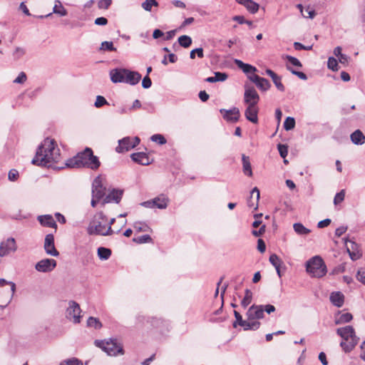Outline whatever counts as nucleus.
I'll return each instance as SVG.
<instances>
[{
  "label": "nucleus",
  "mask_w": 365,
  "mask_h": 365,
  "mask_svg": "<svg viewBox=\"0 0 365 365\" xmlns=\"http://www.w3.org/2000/svg\"><path fill=\"white\" fill-rule=\"evenodd\" d=\"M158 2L156 0H146L142 4V7L145 10L150 11L152 9V6H157Z\"/></svg>",
  "instance_id": "49"
},
{
  "label": "nucleus",
  "mask_w": 365,
  "mask_h": 365,
  "mask_svg": "<svg viewBox=\"0 0 365 365\" xmlns=\"http://www.w3.org/2000/svg\"><path fill=\"white\" fill-rule=\"evenodd\" d=\"M130 158L135 163L142 165H148L150 163L148 155L143 152L133 153Z\"/></svg>",
  "instance_id": "20"
},
{
  "label": "nucleus",
  "mask_w": 365,
  "mask_h": 365,
  "mask_svg": "<svg viewBox=\"0 0 365 365\" xmlns=\"http://www.w3.org/2000/svg\"><path fill=\"white\" fill-rule=\"evenodd\" d=\"M108 103L106 99L102 96H97L94 106L96 108H101L104 105H108Z\"/></svg>",
  "instance_id": "51"
},
{
  "label": "nucleus",
  "mask_w": 365,
  "mask_h": 365,
  "mask_svg": "<svg viewBox=\"0 0 365 365\" xmlns=\"http://www.w3.org/2000/svg\"><path fill=\"white\" fill-rule=\"evenodd\" d=\"M18 177H19V172L16 170L11 169L9 172L8 178H9V180L15 181L17 180Z\"/></svg>",
  "instance_id": "62"
},
{
  "label": "nucleus",
  "mask_w": 365,
  "mask_h": 365,
  "mask_svg": "<svg viewBox=\"0 0 365 365\" xmlns=\"http://www.w3.org/2000/svg\"><path fill=\"white\" fill-rule=\"evenodd\" d=\"M242 161L244 174L250 177L252 176V170L250 158L243 154L242 156Z\"/></svg>",
  "instance_id": "26"
},
{
  "label": "nucleus",
  "mask_w": 365,
  "mask_h": 365,
  "mask_svg": "<svg viewBox=\"0 0 365 365\" xmlns=\"http://www.w3.org/2000/svg\"><path fill=\"white\" fill-rule=\"evenodd\" d=\"M178 41L179 44L183 48H188L192 44V38L187 35L180 36Z\"/></svg>",
  "instance_id": "37"
},
{
  "label": "nucleus",
  "mask_w": 365,
  "mask_h": 365,
  "mask_svg": "<svg viewBox=\"0 0 365 365\" xmlns=\"http://www.w3.org/2000/svg\"><path fill=\"white\" fill-rule=\"evenodd\" d=\"M80 157L77 155L66 160L65 165L67 168H82V162L79 160Z\"/></svg>",
  "instance_id": "29"
},
{
  "label": "nucleus",
  "mask_w": 365,
  "mask_h": 365,
  "mask_svg": "<svg viewBox=\"0 0 365 365\" xmlns=\"http://www.w3.org/2000/svg\"><path fill=\"white\" fill-rule=\"evenodd\" d=\"M252 300V292L249 289H246L245 291V297L241 301V305L246 308Z\"/></svg>",
  "instance_id": "36"
},
{
  "label": "nucleus",
  "mask_w": 365,
  "mask_h": 365,
  "mask_svg": "<svg viewBox=\"0 0 365 365\" xmlns=\"http://www.w3.org/2000/svg\"><path fill=\"white\" fill-rule=\"evenodd\" d=\"M87 325L90 327H93L96 329H100L102 327L101 322L95 317H90L87 320Z\"/></svg>",
  "instance_id": "38"
},
{
  "label": "nucleus",
  "mask_w": 365,
  "mask_h": 365,
  "mask_svg": "<svg viewBox=\"0 0 365 365\" xmlns=\"http://www.w3.org/2000/svg\"><path fill=\"white\" fill-rule=\"evenodd\" d=\"M111 4V0H101L98 2V7L101 9H108Z\"/></svg>",
  "instance_id": "64"
},
{
  "label": "nucleus",
  "mask_w": 365,
  "mask_h": 365,
  "mask_svg": "<svg viewBox=\"0 0 365 365\" xmlns=\"http://www.w3.org/2000/svg\"><path fill=\"white\" fill-rule=\"evenodd\" d=\"M141 79V75L136 71H130L127 69L125 83L130 85H136Z\"/></svg>",
  "instance_id": "21"
},
{
  "label": "nucleus",
  "mask_w": 365,
  "mask_h": 365,
  "mask_svg": "<svg viewBox=\"0 0 365 365\" xmlns=\"http://www.w3.org/2000/svg\"><path fill=\"white\" fill-rule=\"evenodd\" d=\"M247 317L250 321L263 319L264 314L262 310V305H252L247 312Z\"/></svg>",
  "instance_id": "11"
},
{
  "label": "nucleus",
  "mask_w": 365,
  "mask_h": 365,
  "mask_svg": "<svg viewBox=\"0 0 365 365\" xmlns=\"http://www.w3.org/2000/svg\"><path fill=\"white\" fill-rule=\"evenodd\" d=\"M285 58L289 61V63L296 67L301 68L302 66L301 62L295 57L287 55L285 56Z\"/></svg>",
  "instance_id": "52"
},
{
  "label": "nucleus",
  "mask_w": 365,
  "mask_h": 365,
  "mask_svg": "<svg viewBox=\"0 0 365 365\" xmlns=\"http://www.w3.org/2000/svg\"><path fill=\"white\" fill-rule=\"evenodd\" d=\"M126 73L125 68L113 69L110 72V79L113 83H125Z\"/></svg>",
  "instance_id": "17"
},
{
  "label": "nucleus",
  "mask_w": 365,
  "mask_h": 365,
  "mask_svg": "<svg viewBox=\"0 0 365 365\" xmlns=\"http://www.w3.org/2000/svg\"><path fill=\"white\" fill-rule=\"evenodd\" d=\"M358 344L357 339H353L352 341H342L340 343L341 347L345 352H350L355 346Z\"/></svg>",
  "instance_id": "32"
},
{
  "label": "nucleus",
  "mask_w": 365,
  "mask_h": 365,
  "mask_svg": "<svg viewBox=\"0 0 365 365\" xmlns=\"http://www.w3.org/2000/svg\"><path fill=\"white\" fill-rule=\"evenodd\" d=\"M195 53H197V56L200 58H203V56H204L203 49L202 48H197L192 50L190 53V58H192V59L195 58Z\"/></svg>",
  "instance_id": "59"
},
{
  "label": "nucleus",
  "mask_w": 365,
  "mask_h": 365,
  "mask_svg": "<svg viewBox=\"0 0 365 365\" xmlns=\"http://www.w3.org/2000/svg\"><path fill=\"white\" fill-rule=\"evenodd\" d=\"M215 81H225L227 78V74L225 73L215 72Z\"/></svg>",
  "instance_id": "60"
},
{
  "label": "nucleus",
  "mask_w": 365,
  "mask_h": 365,
  "mask_svg": "<svg viewBox=\"0 0 365 365\" xmlns=\"http://www.w3.org/2000/svg\"><path fill=\"white\" fill-rule=\"evenodd\" d=\"M345 197V191L344 190H341L339 192L336 193L334 198V204L335 205L341 203L344 200Z\"/></svg>",
  "instance_id": "50"
},
{
  "label": "nucleus",
  "mask_w": 365,
  "mask_h": 365,
  "mask_svg": "<svg viewBox=\"0 0 365 365\" xmlns=\"http://www.w3.org/2000/svg\"><path fill=\"white\" fill-rule=\"evenodd\" d=\"M16 250L17 245L15 239L14 237H9L0 243V257L14 253Z\"/></svg>",
  "instance_id": "8"
},
{
  "label": "nucleus",
  "mask_w": 365,
  "mask_h": 365,
  "mask_svg": "<svg viewBox=\"0 0 365 365\" xmlns=\"http://www.w3.org/2000/svg\"><path fill=\"white\" fill-rule=\"evenodd\" d=\"M356 278L359 282L365 284V267L359 269Z\"/></svg>",
  "instance_id": "61"
},
{
  "label": "nucleus",
  "mask_w": 365,
  "mask_h": 365,
  "mask_svg": "<svg viewBox=\"0 0 365 365\" xmlns=\"http://www.w3.org/2000/svg\"><path fill=\"white\" fill-rule=\"evenodd\" d=\"M245 6L252 14L256 13L259 9V4L252 0H249Z\"/></svg>",
  "instance_id": "40"
},
{
  "label": "nucleus",
  "mask_w": 365,
  "mask_h": 365,
  "mask_svg": "<svg viewBox=\"0 0 365 365\" xmlns=\"http://www.w3.org/2000/svg\"><path fill=\"white\" fill-rule=\"evenodd\" d=\"M273 83H274L277 88L280 91H284V86L281 82V77L278 75H276L272 78Z\"/></svg>",
  "instance_id": "48"
},
{
  "label": "nucleus",
  "mask_w": 365,
  "mask_h": 365,
  "mask_svg": "<svg viewBox=\"0 0 365 365\" xmlns=\"http://www.w3.org/2000/svg\"><path fill=\"white\" fill-rule=\"evenodd\" d=\"M133 242L138 244L148 243L152 242V238L148 235H142L133 239Z\"/></svg>",
  "instance_id": "43"
},
{
  "label": "nucleus",
  "mask_w": 365,
  "mask_h": 365,
  "mask_svg": "<svg viewBox=\"0 0 365 365\" xmlns=\"http://www.w3.org/2000/svg\"><path fill=\"white\" fill-rule=\"evenodd\" d=\"M79 156V160L82 162V168H88L91 170H97L101 163L98 158L93 155V150L90 148H86L84 150L77 154Z\"/></svg>",
  "instance_id": "4"
},
{
  "label": "nucleus",
  "mask_w": 365,
  "mask_h": 365,
  "mask_svg": "<svg viewBox=\"0 0 365 365\" xmlns=\"http://www.w3.org/2000/svg\"><path fill=\"white\" fill-rule=\"evenodd\" d=\"M123 193L122 190L113 189L103 199V203L106 204L113 202L118 203L122 198Z\"/></svg>",
  "instance_id": "18"
},
{
  "label": "nucleus",
  "mask_w": 365,
  "mask_h": 365,
  "mask_svg": "<svg viewBox=\"0 0 365 365\" xmlns=\"http://www.w3.org/2000/svg\"><path fill=\"white\" fill-rule=\"evenodd\" d=\"M25 53L26 51L24 48L16 47L14 51L13 56L15 59H19L25 54Z\"/></svg>",
  "instance_id": "56"
},
{
  "label": "nucleus",
  "mask_w": 365,
  "mask_h": 365,
  "mask_svg": "<svg viewBox=\"0 0 365 365\" xmlns=\"http://www.w3.org/2000/svg\"><path fill=\"white\" fill-rule=\"evenodd\" d=\"M327 66L332 71H338V62L334 57H329L327 61Z\"/></svg>",
  "instance_id": "46"
},
{
  "label": "nucleus",
  "mask_w": 365,
  "mask_h": 365,
  "mask_svg": "<svg viewBox=\"0 0 365 365\" xmlns=\"http://www.w3.org/2000/svg\"><path fill=\"white\" fill-rule=\"evenodd\" d=\"M220 112L223 115V118L229 122H237L240 116L239 109L235 107L230 110L220 109Z\"/></svg>",
  "instance_id": "15"
},
{
  "label": "nucleus",
  "mask_w": 365,
  "mask_h": 365,
  "mask_svg": "<svg viewBox=\"0 0 365 365\" xmlns=\"http://www.w3.org/2000/svg\"><path fill=\"white\" fill-rule=\"evenodd\" d=\"M56 267V261L53 259H43L38 262L35 268L40 272H50Z\"/></svg>",
  "instance_id": "9"
},
{
  "label": "nucleus",
  "mask_w": 365,
  "mask_h": 365,
  "mask_svg": "<svg viewBox=\"0 0 365 365\" xmlns=\"http://www.w3.org/2000/svg\"><path fill=\"white\" fill-rule=\"evenodd\" d=\"M140 138L137 136L125 137L118 140V145L115 148V151L118 153L128 152L135 148L140 143Z\"/></svg>",
  "instance_id": "5"
},
{
  "label": "nucleus",
  "mask_w": 365,
  "mask_h": 365,
  "mask_svg": "<svg viewBox=\"0 0 365 365\" xmlns=\"http://www.w3.org/2000/svg\"><path fill=\"white\" fill-rule=\"evenodd\" d=\"M107 221V217L102 212H98L90 222L87 232L89 235H102L109 236L113 234V230L110 227L106 228L103 222Z\"/></svg>",
  "instance_id": "2"
},
{
  "label": "nucleus",
  "mask_w": 365,
  "mask_h": 365,
  "mask_svg": "<svg viewBox=\"0 0 365 365\" xmlns=\"http://www.w3.org/2000/svg\"><path fill=\"white\" fill-rule=\"evenodd\" d=\"M98 256L102 260H107L111 255V250L108 248L101 247L98 248Z\"/></svg>",
  "instance_id": "35"
},
{
  "label": "nucleus",
  "mask_w": 365,
  "mask_h": 365,
  "mask_svg": "<svg viewBox=\"0 0 365 365\" xmlns=\"http://www.w3.org/2000/svg\"><path fill=\"white\" fill-rule=\"evenodd\" d=\"M155 201V206L158 209H165L168 207L169 200L165 195H160L159 196L153 199Z\"/></svg>",
  "instance_id": "24"
},
{
  "label": "nucleus",
  "mask_w": 365,
  "mask_h": 365,
  "mask_svg": "<svg viewBox=\"0 0 365 365\" xmlns=\"http://www.w3.org/2000/svg\"><path fill=\"white\" fill-rule=\"evenodd\" d=\"M294 232L299 235H307L311 232V230L305 227L302 223L297 222L293 225Z\"/></svg>",
  "instance_id": "31"
},
{
  "label": "nucleus",
  "mask_w": 365,
  "mask_h": 365,
  "mask_svg": "<svg viewBox=\"0 0 365 365\" xmlns=\"http://www.w3.org/2000/svg\"><path fill=\"white\" fill-rule=\"evenodd\" d=\"M258 108L257 106H252V105L247 106L245 111V115L247 120L249 121L257 123L258 122Z\"/></svg>",
  "instance_id": "19"
},
{
  "label": "nucleus",
  "mask_w": 365,
  "mask_h": 365,
  "mask_svg": "<svg viewBox=\"0 0 365 365\" xmlns=\"http://www.w3.org/2000/svg\"><path fill=\"white\" fill-rule=\"evenodd\" d=\"M151 85H152V81H151L150 77L148 75H146L142 81V86H143V88L147 89V88H150Z\"/></svg>",
  "instance_id": "63"
},
{
  "label": "nucleus",
  "mask_w": 365,
  "mask_h": 365,
  "mask_svg": "<svg viewBox=\"0 0 365 365\" xmlns=\"http://www.w3.org/2000/svg\"><path fill=\"white\" fill-rule=\"evenodd\" d=\"M297 6L300 9V11L304 17L313 19L315 16V11L309 6L303 8L301 4H299Z\"/></svg>",
  "instance_id": "34"
},
{
  "label": "nucleus",
  "mask_w": 365,
  "mask_h": 365,
  "mask_svg": "<svg viewBox=\"0 0 365 365\" xmlns=\"http://www.w3.org/2000/svg\"><path fill=\"white\" fill-rule=\"evenodd\" d=\"M336 334L339 335L344 341H352L359 338L356 336L354 328L351 326H346L336 329Z\"/></svg>",
  "instance_id": "12"
},
{
  "label": "nucleus",
  "mask_w": 365,
  "mask_h": 365,
  "mask_svg": "<svg viewBox=\"0 0 365 365\" xmlns=\"http://www.w3.org/2000/svg\"><path fill=\"white\" fill-rule=\"evenodd\" d=\"M100 50L115 51H116V48L113 46V43L112 41H103L101 44Z\"/></svg>",
  "instance_id": "42"
},
{
  "label": "nucleus",
  "mask_w": 365,
  "mask_h": 365,
  "mask_svg": "<svg viewBox=\"0 0 365 365\" xmlns=\"http://www.w3.org/2000/svg\"><path fill=\"white\" fill-rule=\"evenodd\" d=\"M269 262L274 267V268H277L280 267L282 264V260L276 254H272L269 257Z\"/></svg>",
  "instance_id": "45"
},
{
  "label": "nucleus",
  "mask_w": 365,
  "mask_h": 365,
  "mask_svg": "<svg viewBox=\"0 0 365 365\" xmlns=\"http://www.w3.org/2000/svg\"><path fill=\"white\" fill-rule=\"evenodd\" d=\"M53 13L60 16H65L68 14L67 10L62 6L61 1L58 0L56 1V4L53 8Z\"/></svg>",
  "instance_id": "33"
},
{
  "label": "nucleus",
  "mask_w": 365,
  "mask_h": 365,
  "mask_svg": "<svg viewBox=\"0 0 365 365\" xmlns=\"http://www.w3.org/2000/svg\"><path fill=\"white\" fill-rule=\"evenodd\" d=\"M38 220L41 225L54 228L57 227L55 220L50 215H40L38 217Z\"/></svg>",
  "instance_id": "23"
},
{
  "label": "nucleus",
  "mask_w": 365,
  "mask_h": 365,
  "mask_svg": "<svg viewBox=\"0 0 365 365\" xmlns=\"http://www.w3.org/2000/svg\"><path fill=\"white\" fill-rule=\"evenodd\" d=\"M60 158V150L53 139L46 138L38 146L31 163L44 167L51 166Z\"/></svg>",
  "instance_id": "1"
},
{
  "label": "nucleus",
  "mask_w": 365,
  "mask_h": 365,
  "mask_svg": "<svg viewBox=\"0 0 365 365\" xmlns=\"http://www.w3.org/2000/svg\"><path fill=\"white\" fill-rule=\"evenodd\" d=\"M259 101V96L256 90L253 88H246L244 94V101L247 106H257Z\"/></svg>",
  "instance_id": "10"
},
{
  "label": "nucleus",
  "mask_w": 365,
  "mask_h": 365,
  "mask_svg": "<svg viewBox=\"0 0 365 365\" xmlns=\"http://www.w3.org/2000/svg\"><path fill=\"white\" fill-rule=\"evenodd\" d=\"M106 194V188L103 187L101 179L97 177L92 185V196L97 200H101Z\"/></svg>",
  "instance_id": "13"
},
{
  "label": "nucleus",
  "mask_w": 365,
  "mask_h": 365,
  "mask_svg": "<svg viewBox=\"0 0 365 365\" xmlns=\"http://www.w3.org/2000/svg\"><path fill=\"white\" fill-rule=\"evenodd\" d=\"M306 270L312 277L318 278L324 276L327 272L323 259L319 256H315L307 261Z\"/></svg>",
  "instance_id": "3"
},
{
  "label": "nucleus",
  "mask_w": 365,
  "mask_h": 365,
  "mask_svg": "<svg viewBox=\"0 0 365 365\" xmlns=\"http://www.w3.org/2000/svg\"><path fill=\"white\" fill-rule=\"evenodd\" d=\"M260 324V322L258 321H250L247 319L245 321V323L243 324H242V327H243V329L245 331L257 330L259 328Z\"/></svg>",
  "instance_id": "30"
},
{
  "label": "nucleus",
  "mask_w": 365,
  "mask_h": 365,
  "mask_svg": "<svg viewBox=\"0 0 365 365\" xmlns=\"http://www.w3.org/2000/svg\"><path fill=\"white\" fill-rule=\"evenodd\" d=\"M235 63L243 71L244 73L247 74L254 73L257 71L255 67L252 66V65L245 63L240 60L235 59Z\"/></svg>",
  "instance_id": "27"
},
{
  "label": "nucleus",
  "mask_w": 365,
  "mask_h": 365,
  "mask_svg": "<svg viewBox=\"0 0 365 365\" xmlns=\"http://www.w3.org/2000/svg\"><path fill=\"white\" fill-rule=\"evenodd\" d=\"M59 365H83V362L80 359L73 357L63 360Z\"/></svg>",
  "instance_id": "39"
},
{
  "label": "nucleus",
  "mask_w": 365,
  "mask_h": 365,
  "mask_svg": "<svg viewBox=\"0 0 365 365\" xmlns=\"http://www.w3.org/2000/svg\"><path fill=\"white\" fill-rule=\"evenodd\" d=\"M135 230L138 232H147L149 229L148 226L140 222H137L133 225Z\"/></svg>",
  "instance_id": "54"
},
{
  "label": "nucleus",
  "mask_w": 365,
  "mask_h": 365,
  "mask_svg": "<svg viewBox=\"0 0 365 365\" xmlns=\"http://www.w3.org/2000/svg\"><path fill=\"white\" fill-rule=\"evenodd\" d=\"M44 249L46 252L51 256L57 257L59 255V252L55 247L54 245V237L52 234L46 235L44 240Z\"/></svg>",
  "instance_id": "14"
},
{
  "label": "nucleus",
  "mask_w": 365,
  "mask_h": 365,
  "mask_svg": "<svg viewBox=\"0 0 365 365\" xmlns=\"http://www.w3.org/2000/svg\"><path fill=\"white\" fill-rule=\"evenodd\" d=\"M284 128L286 130H291L295 126V120L292 117H287L284 122Z\"/></svg>",
  "instance_id": "41"
},
{
  "label": "nucleus",
  "mask_w": 365,
  "mask_h": 365,
  "mask_svg": "<svg viewBox=\"0 0 365 365\" xmlns=\"http://www.w3.org/2000/svg\"><path fill=\"white\" fill-rule=\"evenodd\" d=\"M331 302L337 307H341L344 302V296L340 292H334L330 294Z\"/></svg>",
  "instance_id": "22"
},
{
  "label": "nucleus",
  "mask_w": 365,
  "mask_h": 365,
  "mask_svg": "<svg viewBox=\"0 0 365 365\" xmlns=\"http://www.w3.org/2000/svg\"><path fill=\"white\" fill-rule=\"evenodd\" d=\"M27 79L26 75L24 72H21L19 76L14 80V83L22 84L26 82Z\"/></svg>",
  "instance_id": "57"
},
{
  "label": "nucleus",
  "mask_w": 365,
  "mask_h": 365,
  "mask_svg": "<svg viewBox=\"0 0 365 365\" xmlns=\"http://www.w3.org/2000/svg\"><path fill=\"white\" fill-rule=\"evenodd\" d=\"M350 138L352 143L356 145H363L365 143V136L360 130H355Z\"/></svg>",
  "instance_id": "25"
},
{
  "label": "nucleus",
  "mask_w": 365,
  "mask_h": 365,
  "mask_svg": "<svg viewBox=\"0 0 365 365\" xmlns=\"http://www.w3.org/2000/svg\"><path fill=\"white\" fill-rule=\"evenodd\" d=\"M250 80L255 83V85L262 91L268 90L271 85L269 81L264 78H262L257 75L253 74L249 77Z\"/></svg>",
  "instance_id": "16"
},
{
  "label": "nucleus",
  "mask_w": 365,
  "mask_h": 365,
  "mask_svg": "<svg viewBox=\"0 0 365 365\" xmlns=\"http://www.w3.org/2000/svg\"><path fill=\"white\" fill-rule=\"evenodd\" d=\"M101 347L110 356H116L118 354H123V346L118 343L117 340L101 341Z\"/></svg>",
  "instance_id": "7"
},
{
  "label": "nucleus",
  "mask_w": 365,
  "mask_h": 365,
  "mask_svg": "<svg viewBox=\"0 0 365 365\" xmlns=\"http://www.w3.org/2000/svg\"><path fill=\"white\" fill-rule=\"evenodd\" d=\"M81 312L79 304L74 301H70L66 311V317L74 324H78L81 322Z\"/></svg>",
  "instance_id": "6"
},
{
  "label": "nucleus",
  "mask_w": 365,
  "mask_h": 365,
  "mask_svg": "<svg viewBox=\"0 0 365 365\" xmlns=\"http://www.w3.org/2000/svg\"><path fill=\"white\" fill-rule=\"evenodd\" d=\"M277 148L280 156L283 158H285L288 153V146L283 144H279L277 145Z\"/></svg>",
  "instance_id": "53"
},
{
  "label": "nucleus",
  "mask_w": 365,
  "mask_h": 365,
  "mask_svg": "<svg viewBox=\"0 0 365 365\" xmlns=\"http://www.w3.org/2000/svg\"><path fill=\"white\" fill-rule=\"evenodd\" d=\"M234 315L236 320L232 324L233 327L237 328L238 325L242 327L245 320L242 319V315L236 310L234 311Z\"/></svg>",
  "instance_id": "44"
},
{
  "label": "nucleus",
  "mask_w": 365,
  "mask_h": 365,
  "mask_svg": "<svg viewBox=\"0 0 365 365\" xmlns=\"http://www.w3.org/2000/svg\"><path fill=\"white\" fill-rule=\"evenodd\" d=\"M353 319L351 313L346 312L344 314H339L336 317L334 322L336 324H342L349 322Z\"/></svg>",
  "instance_id": "28"
},
{
  "label": "nucleus",
  "mask_w": 365,
  "mask_h": 365,
  "mask_svg": "<svg viewBox=\"0 0 365 365\" xmlns=\"http://www.w3.org/2000/svg\"><path fill=\"white\" fill-rule=\"evenodd\" d=\"M287 70L291 71L292 74L297 76L300 79H302V80H307V75L304 73L301 72V71H295V70L292 69V68H290L289 66H287Z\"/></svg>",
  "instance_id": "55"
},
{
  "label": "nucleus",
  "mask_w": 365,
  "mask_h": 365,
  "mask_svg": "<svg viewBox=\"0 0 365 365\" xmlns=\"http://www.w3.org/2000/svg\"><path fill=\"white\" fill-rule=\"evenodd\" d=\"M151 140L158 143L160 145H164L166 143V139L161 134H155L151 136Z\"/></svg>",
  "instance_id": "47"
},
{
  "label": "nucleus",
  "mask_w": 365,
  "mask_h": 365,
  "mask_svg": "<svg viewBox=\"0 0 365 365\" xmlns=\"http://www.w3.org/2000/svg\"><path fill=\"white\" fill-rule=\"evenodd\" d=\"M294 48L297 51L299 50H306V51H310L312 49V45L311 46H304L299 42H294Z\"/></svg>",
  "instance_id": "58"
}]
</instances>
